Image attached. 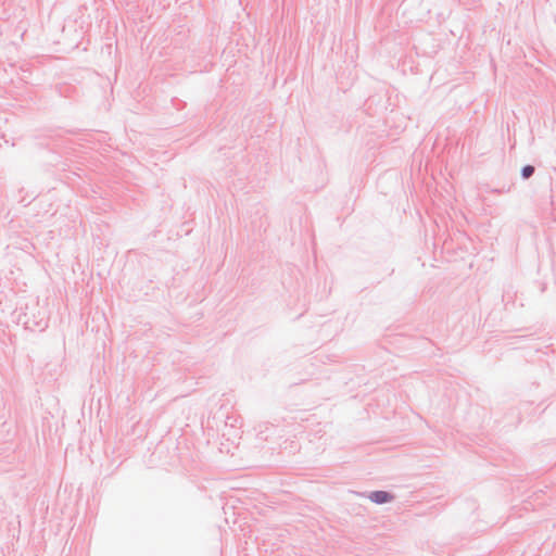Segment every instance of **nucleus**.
Here are the masks:
<instances>
[{"instance_id": "f03ea898", "label": "nucleus", "mask_w": 556, "mask_h": 556, "mask_svg": "<svg viewBox=\"0 0 556 556\" xmlns=\"http://www.w3.org/2000/svg\"><path fill=\"white\" fill-rule=\"evenodd\" d=\"M534 172V167L531 165H527L522 168L523 178H529Z\"/></svg>"}, {"instance_id": "f257e3e1", "label": "nucleus", "mask_w": 556, "mask_h": 556, "mask_svg": "<svg viewBox=\"0 0 556 556\" xmlns=\"http://www.w3.org/2000/svg\"><path fill=\"white\" fill-rule=\"evenodd\" d=\"M369 498L377 504H383L391 501L392 496L388 492L376 491L369 495Z\"/></svg>"}]
</instances>
